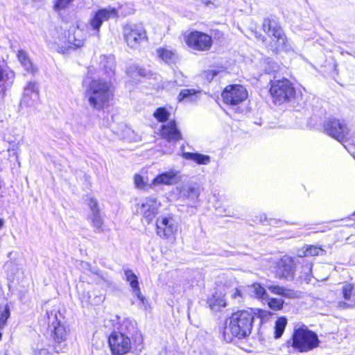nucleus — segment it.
Returning a JSON list of instances; mask_svg holds the SVG:
<instances>
[{"mask_svg":"<svg viewBox=\"0 0 355 355\" xmlns=\"http://www.w3.org/2000/svg\"><path fill=\"white\" fill-rule=\"evenodd\" d=\"M137 140V136H134L132 137L129 138L130 141H136Z\"/></svg>","mask_w":355,"mask_h":355,"instance_id":"nucleus-53","label":"nucleus"},{"mask_svg":"<svg viewBox=\"0 0 355 355\" xmlns=\"http://www.w3.org/2000/svg\"><path fill=\"white\" fill-rule=\"evenodd\" d=\"M121 7H123V8L122 10H123V12H130V14H128L127 15H131L133 13V9L130 6V5L125 4V5H121L120 6H119V8H121Z\"/></svg>","mask_w":355,"mask_h":355,"instance_id":"nucleus-49","label":"nucleus"},{"mask_svg":"<svg viewBox=\"0 0 355 355\" xmlns=\"http://www.w3.org/2000/svg\"><path fill=\"white\" fill-rule=\"evenodd\" d=\"M124 38L129 46L135 48L140 41L146 39V31L137 24H126L123 27Z\"/></svg>","mask_w":355,"mask_h":355,"instance_id":"nucleus-13","label":"nucleus"},{"mask_svg":"<svg viewBox=\"0 0 355 355\" xmlns=\"http://www.w3.org/2000/svg\"><path fill=\"white\" fill-rule=\"evenodd\" d=\"M355 214V213L354 214V215Z\"/></svg>","mask_w":355,"mask_h":355,"instance_id":"nucleus-59","label":"nucleus"},{"mask_svg":"<svg viewBox=\"0 0 355 355\" xmlns=\"http://www.w3.org/2000/svg\"><path fill=\"white\" fill-rule=\"evenodd\" d=\"M287 324V319L285 317L279 318L275 324L274 337L278 339L283 335Z\"/></svg>","mask_w":355,"mask_h":355,"instance_id":"nucleus-30","label":"nucleus"},{"mask_svg":"<svg viewBox=\"0 0 355 355\" xmlns=\"http://www.w3.org/2000/svg\"><path fill=\"white\" fill-rule=\"evenodd\" d=\"M304 270H306V277H304V279L310 281L309 273L311 272V269H312L311 264L307 263L306 266H304Z\"/></svg>","mask_w":355,"mask_h":355,"instance_id":"nucleus-47","label":"nucleus"},{"mask_svg":"<svg viewBox=\"0 0 355 355\" xmlns=\"http://www.w3.org/2000/svg\"><path fill=\"white\" fill-rule=\"evenodd\" d=\"M268 290L273 294L285 296L288 295V291L284 287L280 286L272 285L268 287Z\"/></svg>","mask_w":355,"mask_h":355,"instance_id":"nucleus-37","label":"nucleus"},{"mask_svg":"<svg viewBox=\"0 0 355 355\" xmlns=\"http://www.w3.org/2000/svg\"><path fill=\"white\" fill-rule=\"evenodd\" d=\"M17 57H18V60H19L21 64L23 65L24 69L27 71H31L33 73V67H32V63H31L30 59L28 58L27 53L24 51L20 50L18 51Z\"/></svg>","mask_w":355,"mask_h":355,"instance_id":"nucleus-31","label":"nucleus"},{"mask_svg":"<svg viewBox=\"0 0 355 355\" xmlns=\"http://www.w3.org/2000/svg\"><path fill=\"white\" fill-rule=\"evenodd\" d=\"M127 134L134 135V132L132 131L131 130L128 129V130H127Z\"/></svg>","mask_w":355,"mask_h":355,"instance_id":"nucleus-56","label":"nucleus"},{"mask_svg":"<svg viewBox=\"0 0 355 355\" xmlns=\"http://www.w3.org/2000/svg\"><path fill=\"white\" fill-rule=\"evenodd\" d=\"M324 132L341 144L349 139V129L343 120L329 119L324 123Z\"/></svg>","mask_w":355,"mask_h":355,"instance_id":"nucleus-8","label":"nucleus"},{"mask_svg":"<svg viewBox=\"0 0 355 355\" xmlns=\"http://www.w3.org/2000/svg\"><path fill=\"white\" fill-rule=\"evenodd\" d=\"M254 316L255 313L251 309L232 313L228 326L225 328V338L229 332L239 339L248 337L252 332Z\"/></svg>","mask_w":355,"mask_h":355,"instance_id":"nucleus-3","label":"nucleus"},{"mask_svg":"<svg viewBox=\"0 0 355 355\" xmlns=\"http://www.w3.org/2000/svg\"><path fill=\"white\" fill-rule=\"evenodd\" d=\"M216 210L218 215H226V210L225 209H220L219 207H216Z\"/></svg>","mask_w":355,"mask_h":355,"instance_id":"nucleus-51","label":"nucleus"},{"mask_svg":"<svg viewBox=\"0 0 355 355\" xmlns=\"http://www.w3.org/2000/svg\"><path fill=\"white\" fill-rule=\"evenodd\" d=\"M108 343L114 355H124L130 352L133 344L130 337L123 336L116 331L110 334Z\"/></svg>","mask_w":355,"mask_h":355,"instance_id":"nucleus-9","label":"nucleus"},{"mask_svg":"<svg viewBox=\"0 0 355 355\" xmlns=\"http://www.w3.org/2000/svg\"><path fill=\"white\" fill-rule=\"evenodd\" d=\"M45 317L48 324V330L54 341V349L56 352H62L63 347H66L65 341L68 335V329L58 319V313L55 310L47 311Z\"/></svg>","mask_w":355,"mask_h":355,"instance_id":"nucleus-5","label":"nucleus"},{"mask_svg":"<svg viewBox=\"0 0 355 355\" xmlns=\"http://www.w3.org/2000/svg\"><path fill=\"white\" fill-rule=\"evenodd\" d=\"M85 96L88 98L89 105L95 110H101L109 106L113 97L110 81L101 78L92 80L87 87Z\"/></svg>","mask_w":355,"mask_h":355,"instance_id":"nucleus-2","label":"nucleus"},{"mask_svg":"<svg viewBox=\"0 0 355 355\" xmlns=\"http://www.w3.org/2000/svg\"><path fill=\"white\" fill-rule=\"evenodd\" d=\"M157 234L161 238H168L177 230L175 220L171 216H161L156 221Z\"/></svg>","mask_w":355,"mask_h":355,"instance_id":"nucleus-18","label":"nucleus"},{"mask_svg":"<svg viewBox=\"0 0 355 355\" xmlns=\"http://www.w3.org/2000/svg\"><path fill=\"white\" fill-rule=\"evenodd\" d=\"M180 173L175 170H170L158 174L152 181L150 187L157 185H174L180 180Z\"/></svg>","mask_w":355,"mask_h":355,"instance_id":"nucleus-19","label":"nucleus"},{"mask_svg":"<svg viewBox=\"0 0 355 355\" xmlns=\"http://www.w3.org/2000/svg\"><path fill=\"white\" fill-rule=\"evenodd\" d=\"M170 116L169 112L164 107H160L155 110L153 116L160 123L166 122Z\"/></svg>","mask_w":355,"mask_h":355,"instance_id":"nucleus-32","label":"nucleus"},{"mask_svg":"<svg viewBox=\"0 0 355 355\" xmlns=\"http://www.w3.org/2000/svg\"><path fill=\"white\" fill-rule=\"evenodd\" d=\"M123 7H121L116 9L108 6L99 9L95 12L90 22H103L110 19H116L119 16H126V15L130 14V12H123Z\"/></svg>","mask_w":355,"mask_h":355,"instance_id":"nucleus-17","label":"nucleus"},{"mask_svg":"<svg viewBox=\"0 0 355 355\" xmlns=\"http://www.w3.org/2000/svg\"><path fill=\"white\" fill-rule=\"evenodd\" d=\"M102 24H51L46 34L48 47L60 54H69L83 46L87 35L98 33Z\"/></svg>","mask_w":355,"mask_h":355,"instance_id":"nucleus-1","label":"nucleus"},{"mask_svg":"<svg viewBox=\"0 0 355 355\" xmlns=\"http://www.w3.org/2000/svg\"><path fill=\"white\" fill-rule=\"evenodd\" d=\"M157 54L159 58L166 63H173L176 57L173 51L164 48H160L157 50Z\"/></svg>","mask_w":355,"mask_h":355,"instance_id":"nucleus-28","label":"nucleus"},{"mask_svg":"<svg viewBox=\"0 0 355 355\" xmlns=\"http://www.w3.org/2000/svg\"><path fill=\"white\" fill-rule=\"evenodd\" d=\"M35 355H50V353L46 349H41L35 353Z\"/></svg>","mask_w":355,"mask_h":355,"instance_id":"nucleus-50","label":"nucleus"},{"mask_svg":"<svg viewBox=\"0 0 355 355\" xmlns=\"http://www.w3.org/2000/svg\"><path fill=\"white\" fill-rule=\"evenodd\" d=\"M262 28L274 42L272 46V51L274 53H277L282 51H288L291 49L287 38L279 24H262Z\"/></svg>","mask_w":355,"mask_h":355,"instance_id":"nucleus-7","label":"nucleus"},{"mask_svg":"<svg viewBox=\"0 0 355 355\" xmlns=\"http://www.w3.org/2000/svg\"><path fill=\"white\" fill-rule=\"evenodd\" d=\"M198 93H200V92L193 89H182L178 96V100L179 102L184 101L187 103L196 101L198 100Z\"/></svg>","mask_w":355,"mask_h":355,"instance_id":"nucleus-27","label":"nucleus"},{"mask_svg":"<svg viewBox=\"0 0 355 355\" xmlns=\"http://www.w3.org/2000/svg\"><path fill=\"white\" fill-rule=\"evenodd\" d=\"M245 291L250 296L257 297L258 299L263 300L268 296L266 289L258 283H254L248 286L245 288Z\"/></svg>","mask_w":355,"mask_h":355,"instance_id":"nucleus-24","label":"nucleus"},{"mask_svg":"<svg viewBox=\"0 0 355 355\" xmlns=\"http://www.w3.org/2000/svg\"><path fill=\"white\" fill-rule=\"evenodd\" d=\"M340 306H343V307H345V306H347L346 303L345 302H343V303H340Z\"/></svg>","mask_w":355,"mask_h":355,"instance_id":"nucleus-57","label":"nucleus"},{"mask_svg":"<svg viewBox=\"0 0 355 355\" xmlns=\"http://www.w3.org/2000/svg\"><path fill=\"white\" fill-rule=\"evenodd\" d=\"M270 93L275 103L289 101L295 94L293 84L287 78L270 80Z\"/></svg>","mask_w":355,"mask_h":355,"instance_id":"nucleus-6","label":"nucleus"},{"mask_svg":"<svg viewBox=\"0 0 355 355\" xmlns=\"http://www.w3.org/2000/svg\"><path fill=\"white\" fill-rule=\"evenodd\" d=\"M322 251L320 248H318L316 246L310 245L306 248L304 251H302V253L299 254L300 257H308V256H317L319 254L320 252Z\"/></svg>","mask_w":355,"mask_h":355,"instance_id":"nucleus-36","label":"nucleus"},{"mask_svg":"<svg viewBox=\"0 0 355 355\" xmlns=\"http://www.w3.org/2000/svg\"><path fill=\"white\" fill-rule=\"evenodd\" d=\"M160 133L162 137L169 142H177L182 139V134L178 128L174 120L169 121L162 125Z\"/></svg>","mask_w":355,"mask_h":355,"instance_id":"nucleus-21","label":"nucleus"},{"mask_svg":"<svg viewBox=\"0 0 355 355\" xmlns=\"http://www.w3.org/2000/svg\"><path fill=\"white\" fill-rule=\"evenodd\" d=\"M222 98L225 104L237 105L248 98L246 89L241 85H230L222 92Z\"/></svg>","mask_w":355,"mask_h":355,"instance_id":"nucleus-10","label":"nucleus"},{"mask_svg":"<svg viewBox=\"0 0 355 355\" xmlns=\"http://www.w3.org/2000/svg\"><path fill=\"white\" fill-rule=\"evenodd\" d=\"M268 306L273 310H279L283 307V301L280 299L271 298L268 301Z\"/></svg>","mask_w":355,"mask_h":355,"instance_id":"nucleus-40","label":"nucleus"},{"mask_svg":"<svg viewBox=\"0 0 355 355\" xmlns=\"http://www.w3.org/2000/svg\"><path fill=\"white\" fill-rule=\"evenodd\" d=\"M134 182L137 187L141 188L144 186V178L141 175L136 174L134 178Z\"/></svg>","mask_w":355,"mask_h":355,"instance_id":"nucleus-45","label":"nucleus"},{"mask_svg":"<svg viewBox=\"0 0 355 355\" xmlns=\"http://www.w3.org/2000/svg\"><path fill=\"white\" fill-rule=\"evenodd\" d=\"M23 96H32L33 99H39L38 89L35 83L30 82L24 88Z\"/></svg>","mask_w":355,"mask_h":355,"instance_id":"nucleus-34","label":"nucleus"},{"mask_svg":"<svg viewBox=\"0 0 355 355\" xmlns=\"http://www.w3.org/2000/svg\"><path fill=\"white\" fill-rule=\"evenodd\" d=\"M187 44L194 50L208 51L212 44L211 37L202 32L193 31L186 37Z\"/></svg>","mask_w":355,"mask_h":355,"instance_id":"nucleus-14","label":"nucleus"},{"mask_svg":"<svg viewBox=\"0 0 355 355\" xmlns=\"http://www.w3.org/2000/svg\"><path fill=\"white\" fill-rule=\"evenodd\" d=\"M127 73L131 76L138 75L142 77L146 76L148 73L146 69L135 65L130 66L127 69Z\"/></svg>","mask_w":355,"mask_h":355,"instance_id":"nucleus-35","label":"nucleus"},{"mask_svg":"<svg viewBox=\"0 0 355 355\" xmlns=\"http://www.w3.org/2000/svg\"><path fill=\"white\" fill-rule=\"evenodd\" d=\"M3 224H4V221L3 219L0 218V230L2 228V227L3 226Z\"/></svg>","mask_w":355,"mask_h":355,"instance_id":"nucleus-55","label":"nucleus"},{"mask_svg":"<svg viewBox=\"0 0 355 355\" xmlns=\"http://www.w3.org/2000/svg\"><path fill=\"white\" fill-rule=\"evenodd\" d=\"M101 65L104 68L107 76L111 78L114 74L115 58L113 55L101 57Z\"/></svg>","mask_w":355,"mask_h":355,"instance_id":"nucleus-25","label":"nucleus"},{"mask_svg":"<svg viewBox=\"0 0 355 355\" xmlns=\"http://www.w3.org/2000/svg\"><path fill=\"white\" fill-rule=\"evenodd\" d=\"M15 75L12 71L8 73L4 67L0 64V100L3 101L6 96L7 87L4 83L9 80L13 79Z\"/></svg>","mask_w":355,"mask_h":355,"instance_id":"nucleus-26","label":"nucleus"},{"mask_svg":"<svg viewBox=\"0 0 355 355\" xmlns=\"http://www.w3.org/2000/svg\"><path fill=\"white\" fill-rule=\"evenodd\" d=\"M207 303L210 309L214 312L220 311L227 305L225 295L222 293L215 292L208 298Z\"/></svg>","mask_w":355,"mask_h":355,"instance_id":"nucleus-22","label":"nucleus"},{"mask_svg":"<svg viewBox=\"0 0 355 355\" xmlns=\"http://www.w3.org/2000/svg\"><path fill=\"white\" fill-rule=\"evenodd\" d=\"M88 267L89 268V271L96 275H98V277L103 278V275H102V272L101 271L98 269L97 268H95V267H91L89 265H88Z\"/></svg>","mask_w":355,"mask_h":355,"instance_id":"nucleus-48","label":"nucleus"},{"mask_svg":"<svg viewBox=\"0 0 355 355\" xmlns=\"http://www.w3.org/2000/svg\"><path fill=\"white\" fill-rule=\"evenodd\" d=\"M343 297L347 300L350 298L352 293V288L350 286H345L343 288Z\"/></svg>","mask_w":355,"mask_h":355,"instance_id":"nucleus-46","label":"nucleus"},{"mask_svg":"<svg viewBox=\"0 0 355 355\" xmlns=\"http://www.w3.org/2000/svg\"><path fill=\"white\" fill-rule=\"evenodd\" d=\"M133 294L137 297L141 304L144 306V309H146L148 302L145 297L141 294V291L136 290V292L134 293Z\"/></svg>","mask_w":355,"mask_h":355,"instance_id":"nucleus-44","label":"nucleus"},{"mask_svg":"<svg viewBox=\"0 0 355 355\" xmlns=\"http://www.w3.org/2000/svg\"><path fill=\"white\" fill-rule=\"evenodd\" d=\"M200 194V187L197 184H184L180 189L179 200L190 207H195Z\"/></svg>","mask_w":355,"mask_h":355,"instance_id":"nucleus-16","label":"nucleus"},{"mask_svg":"<svg viewBox=\"0 0 355 355\" xmlns=\"http://www.w3.org/2000/svg\"><path fill=\"white\" fill-rule=\"evenodd\" d=\"M294 349L299 352H308L316 348L320 343L317 334L306 325L295 327L291 338L288 341Z\"/></svg>","mask_w":355,"mask_h":355,"instance_id":"nucleus-4","label":"nucleus"},{"mask_svg":"<svg viewBox=\"0 0 355 355\" xmlns=\"http://www.w3.org/2000/svg\"><path fill=\"white\" fill-rule=\"evenodd\" d=\"M220 71L218 69H213L210 70H207L205 71V77L209 81H211L219 73Z\"/></svg>","mask_w":355,"mask_h":355,"instance_id":"nucleus-43","label":"nucleus"},{"mask_svg":"<svg viewBox=\"0 0 355 355\" xmlns=\"http://www.w3.org/2000/svg\"><path fill=\"white\" fill-rule=\"evenodd\" d=\"M231 298L235 300L237 303H240L243 301L244 297L243 293L241 289L235 288L231 292Z\"/></svg>","mask_w":355,"mask_h":355,"instance_id":"nucleus-41","label":"nucleus"},{"mask_svg":"<svg viewBox=\"0 0 355 355\" xmlns=\"http://www.w3.org/2000/svg\"><path fill=\"white\" fill-rule=\"evenodd\" d=\"M88 206L90 209L89 218L92 221V225L94 228V232L98 233L102 232V225L103 222L100 214L98 201L91 198L89 199Z\"/></svg>","mask_w":355,"mask_h":355,"instance_id":"nucleus-20","label":"nucleus"},{"mask_svg":"<svg viewBox=\"0 0 355 355\" xmlns=\"http://www.w3.org/2000/svg\"><path fill=\"white\" fill-rule=\"evenodd\" d=\"M205 5L209 6V4L213 3L214 0H202Z\"/></svg>","mask_w":355,"mask_h":355,"instance_id":"nucleus-52","label":"nucleus"},{"mask_svg":"<svg viewBox=\"0 0 355 355\" xmlns=\"http://www.w3.org/2000/svg\"><path fill=\"white\" fill-rule=\"evenodd\" d=\"M34 2L41 1L42 0H32Z\"/></svg>","mask_w":355,"mask_h":355,"instance_id":"nucleus-58","label":"nucleus"},{"mask_svg":"<svg viewBox=\"0 0 355 355\" xmlns=\"http://www.w3.org/2000/svg\"><path fill=\"white\" fill-rule=\"evenodd\" d=\"M295 262L293 258L284 256L277 263L275 275L279 279L293 280L295 272Z\"/></svg>","mask_w":355,"mask_h":355,"instance_id":"nucleus-15","label":"nucleus"},{"mask_svg":"<svg viewBox=\"0 0 355 355\" xmlns=\"http://www.w3.org/2000/svg\"><path fill=\"white\" fill-rule=\"evenodd\" d=\"M10 316V311L8 305L0 304V327H4L8 319Z\"/></svg>","mask_w":355,"mask_h":355,"instance_id":"nucleus-33","label":"nucleus"},{"mask_svg":"<svg viewBox=\"0 0 355 355\" xmlns=\"http://www.w3.org/2000/svg\"><path fill=\"white\" fill-rule=\"evenodd\" d=\"M73 1V0H55L54 3V9L56 11L65 9Z\"/></svg>","mask_w":355,"mask_h":355,"instance_id":"nucleus-39","label":"nucleus"},{"mask_svg":"<svg viewBox=\"0 0 355 355\" xmlns=\"http://www.w3.org/2000/svg\"><path fill=\"white\" fill-rule=\"evenodd\" d=\"M38 100L39 99H33L32 96H23V98L20 103V105L33 107L37 104Z\"/></svg>","mask_w":355,"mask_h":355,"instance_id":"nucleus-38","label":"nucleus"},{"mask_svg":"<svg viewBox=\"0 0 355 355\" xmlns=\"http://www.w3.org/2000/svg\"><path fill=\"white\" fill-rule=\"evenodd\" d=\"M161 203L155 197H147L137 205V211L141 214L149 224L158 214Z\"/></svg>","mask_w":355,"mask_h":355,"instance_id":"nucleus-12","label":"nucleus"},{"mask_svg":"<svg viewBox=\"0 0 355 355\" xmlns=\"http://www.w3.org/2000/svg\"><path fill=\"white\" fill-rule=\"evenodd\" d=\"M124 274L127 282L130 283L132 288V293H135L136 290H140L138 278L133 271L130 269H125L124 270Z\"/></svg>","mask_w":355,"mask_h":355,"instance_id":"nucleus-29","label":"nucleus"},{"mask_svg":"<svg viewBox=\"0 0 355 355\" xmlns=\"http://www.w3.org/2000/svg\"><path fill=\"white\" fill-rule=\"evenodd\" d=\"M279 66L277 64L272 61H269L267 62L266 66L265 67V72L266 73H272L278 70Z\"/></svg>","mask_w":355,"mask_h":355,"instance_id":"nucleus-42","label":"nucleus"},{"mask_svg":"<svg viewBox=\"0 0 355 355\" xmlns=\"http://www.w3.org/2000/svg\"><path fill=\"white\" fill-rule=\"evenodd\" d=\"M182 156L185 159L192 160L200 165H207L211 161L210 156L199 153L183 152Z\"/></svg>","mask_w":355,"mask_h":355,"instance_id":"nucleus-23","label":"nucleus"},{"mask_svg":"<svg viewBox=\"0 0 355 355\" xmlns=\"http://www.w3.org/2000/svg\"><path fill=\"white\" fill-rule=\"evenodd\" d=\"M117 333L132 338L133 345L137 347L141 346L143 343V337L141 332L138 330L137 322L130 318H123L119 320Z\"/></svg>","mask_w":355,"mask_h":355,"instance_id":"nucleus-11","label":"nucleus"},{"mask_svg":"<svg viewBox=\"0 0 355 355\" xmlns=\"http://www.w3.org/2000/svg\"><path fill=\"white\" fill-rule=\"evenodd\" d=\"M251 33H252V35H254L257 38H258V37H259V35H258V33H257V31H252V30Z\"/></svg>","mask_w":355,"mask_h":355,"instance_id":"nucleus-54","label":"nucleus"}]
</instances>
